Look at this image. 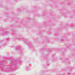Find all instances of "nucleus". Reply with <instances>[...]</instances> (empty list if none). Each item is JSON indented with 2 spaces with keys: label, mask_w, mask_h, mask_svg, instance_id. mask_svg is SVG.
<instances>
[{
  "label": "nucleus",
  "mask_w": 75,
  "mask_h": 75,
  "mask_svg": "<svg viewBox=\"0 0 75 75\" xmlns=\"http://www.w3.org/2000/svg\"><path fill=\"white\" fill-rule=\"evenodd\" d=\"M0 34H1L2 35H8V33L5 31H4L1 32Z\"/></svg>",
  "instance_id": "nucleus-3"
},
{
  "label": "nucleus",
  "mask_w": 75,
  "mask_h": 75,
  "mask_svg": "<svg viewBox=\"0 0 75 75\" xmlns=\"http://www.w3.org/2000/svg\"><path fill=\"white\" fill-rule=\"evenodd\" d=\"M61 41H63V39H62L61 40Z\"/></svg>",
  "instance_id": "nucleus-7"
},
{
  "label": "nucleus",
  "mask_w": 75,
  "mask_h": 75,
  "mask_svg": "<svg viewBox=\"0 0 75 75\" xmlns=\"http://www.w3.org/2000/svg\"><path fill=\"white\" fill-rule=\"evenodd\" d=\"M0 66H1V64H0Z\"/></svg>",
  "instance_id": "nucleus-8"
},
{
  "label": "nucleus",
  "mask_w": 75,
  "mask_h": 75,
  "mask_svg": "<svg viewBox=\"0 0 75 75\" xmlns=\"http://www.w3.org/2000/svg\"><path fill=\"white\" fill-rule=\"evenodd\" d=\"M25 69L27 71L30 70V69L29 68V65L26 66L25 67Z\"/></svg>",
  "instance_id": "nucleus-4"
},
{
  "label": "nucleus",
  "mask_w": 75,
  "mask_h": 75,
  "mask_svg": "<svg viewBox=\"0 0 75 75\" xmlns=\"http://www.w3.org/2000/svg\"><path fill=\"white\" fill-rule=\"evenodd\" d=\"M15 48L17 50H21V47H19V46L16 47Z\"/></svg>",
  "instance_id": "nucleus-5"
},
{
  "label": "nucleus",
  "mask_w": 75,
  "mask_h": 75,
  "mask_svg": "<svg viewBox=\"0 0 75 75\" xmlns=\"http://www.w3.org/2000/svg\"><path fill=\"white\" fill-rule=\"evenodd\" d=\"M23 42L25 43V44H27L29 45L30 48H31V47H30L31 46H32V44L30 42H28V40H25L23 41Z\"/></svg>",
  "instance_id": "nucleus-2"
},
{
  "label": "nucleus",
  "mask_w": 75,
  "mask_h": 75,
  "mask_svg": "<svg viewBox=\"0 0 75 75\" xmlns=\"http://www.w3.org/2000/svg\"><path fill=\"white\" fill-rule=\"evenodd\" d=\"M11 63L10 64L9 68L6 69V71H13V69L12 68H15L16 70L18 69V67L17 66V64H19L21 63V61L20 60H14L11 59L10 60Z\"/></svg>",
  "instance_id": "nucleus-1"
},
{
  "label": "nucleus",
  "mask_w": 75,
  "mask_h": 75,
  "mask_svg": "<svg viewBox=\"0 0 75 75\" xmlns=\"http://www.w3.org/2000/svg\"><path fill=\"white\" fill-rule=\"evenodd\" d=\"M6 40L7 41H10V38H8L7 39H6Z\"/></svg>",
  "instance_id": "nucleus-6"
}]
</instances>
